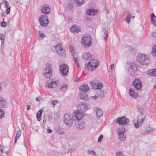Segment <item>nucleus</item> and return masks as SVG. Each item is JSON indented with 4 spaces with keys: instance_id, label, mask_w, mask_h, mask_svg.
<instances>
[{
    "instance_id": "58836bf2",
    "label": "nucleus",
    "mask_w": 156,
    "mask_h": 156,
    "mask_svg": "<svg viewBox=\"0 0 156 156\" xmlns=\"http://www.w3.org/2000/svg\"><path fill=\"white\" fill-rule=\"evenodd\" d=\"M131 17V14L130 13H129L126 17L125 19V20L126 22L129 23L130 22V18Z\"/></svg>"
},
{
    "instance_id": "9b49d317",
    "label": "nucleus",
    "mask_w": 156,
    "mask_h": 156,
    "mask_svg": "<svg viewBox=\"0 0 156 156\" xmlns=\"http://www.w3.org/2000/svg\"><path fill=\"white\" fill-rule=\"evenodd\" d=\"M80 93H86L89 90V87L86 84L80 86L79 87Z\"/></svg>"
},
{
    "instance_id": "0eeeda50",
    "label": "nucleus",
    "mask_w": 156,
    "mask_h": 156,
    "mask_svg": "<svg viewBox=\"0 0 156 156\" xmlns=\"http://www.w3.org/2000/svg\"><path fill=\"white\" fill-rule=\"evenodd\" d=\"M132 84L135 90H140L142 87V82L139 79H135L133 82Z\"/></svg>"
},
{
    "instance_id": "393cba45",
    "label": "nucleus",
    "mask_w": 156,
    "mask_h": 156,
    "mask_svg": "<svg viewBox=\"0 0 156 156\" xmlns=\"http://www.w3.org/2000/svg\"><path fill=\"white\" fill-rule=\"evenodd\" d=\"M47 86L49 88H55L57 87V83L55 81H52L50 82Z\"/></svg>"
},
{
    "instance_id": "49530a36",
    "label": "nucleus",
    "mask_w": 156,
    "mask_h": 156,
    "mask_svg": "<svg viewBox=\"0 0 156 156\" xmlns=\"http://www.w3.org/2000/svg\"><path fill=\"white\" fill-rule=\"evenodd\" d=\"M156 77H153L152 78V79L151 80V83L153 84L154 85L155 84V82L156 80Z\"/></svg>"
},
{
    "instance_id": "6e6d98bb",
    "label": "nucleus",
    "mask_w": 156,
    "mask_h": 156,
    "mask_svg": "<svg viewBox=\"0 0 156 156\" xmlns=\"http://www.w3.org/2000/svg\"><path fill=\"white\" fill-rule=\"evenodd\" d=\"M4 147L3 145L0 144V152L2 153L3 151Z\"/></svg>"
},
{
    "instance_id": "473e14b6",
    "label": "nucleus",
    "mask_w": 156,
    "mask_h": 156,
    "mask_svg": "<svg viewBox=\"0 0 156 156\" xmlns=\"http://www.w3.org/2000/svg\"><path fill=\"white\" fill-rule=\"evenodd\" d=\"M6 103V101L4 100L2 98L0 97V108L5 107Z\"/></svg>"
},
{
    "instance_id": "bf43d9fd",
    "label": "nucleus",
    "mask_w": 156,
    "mask_h": 156,
    "mask_svg": "<svg viewBox=\"0 0 156 156\" xmlns=\"http://www.w3.org/2000/svg\"><path fill=\"white\" fill-rule=\"evenodd\" d=\"M73 56V58H76V59H77L78 55L77 54L75 53V52L73 53V54H72Z\"/></svg>"
},
{
    "instance_id": "de8ad7c7",
    "label": "nucleus",
    "mask_w": 156,
    "mask_h": 156,
    "mask_svg": "<svg viewBox=\"0 0 156 156\" xmlns=\"http://www.w3.org/2000/svg\"><path fill=\"white\" fill-rule=\"evenodd\" d=\"M88 153L90 154H93L94 155H95L96 153L94 151H90L88 150L87 151Z\"/></svg>"
},
{
    "instance_id": "ea45409f",
    "label": "nucleus",
    "mask_w": 156,
    "mask_h": 156,
    "mask_svg": "<svg viewBox=\"0 0 156 156\" xmlns=\"http://www.w3.org/2000/svg\"><path fill=\"white\" fill-rule=\"evenodd\" d=\"M103 30L104 31V36H105L104 39L105 40H107L108 39V31L105 28H103Z\"/></svg>"
},
{
    "instance_id": "2f4dec72",
    "label": "nucleus",
    "mask_w": 156,
    "mask_h": 156,
    "mask_svg": "<svg viewBox=\"0 0 156 156\" xmlns=\"http://www.w3.org/2000/svg\"><path fill=\"white\" fill-rule=\"evenodd\" d=\"M80 93V94L79 95V97L81 99L85 101L87 100L88 99V96L87 94H86V93H84V94H82V93Z\"/></svg>"
},
{
    "instance_id": "680f3d73",
    "label": "nucleus",
    "mask_w": 156,
    "mask_h": 156,
    "mask_svg": "<svg viewBox=\"0 0 156 156\" xmlns=\"http://www.w3.org/2000/svg\"><path fill=\"white\" fill-rule=\"evenodd\" d=\"M4 41H2V45H1V48L2 49H3L4 48Z\"/></svg>"
},
{
    "instance_id": "5fc2aeb1",
    "label": "nucleus",
    "mask_w": 156,
    "mask_h": 156,
    "mask_svg": "<svg viewBox=\"0 0 156 156\" xmlns=\"http://www.w3.org/2000/svg\"><path fill=\"white\" fill-rule=\"evenodd\" d=\"M6 13L7 14H9L10 13V7H9V8H6Z\"/></svg>"
},
{
    "instance_id": "864d4df0",
    "label": "nucleus",
    "mask_w": 156,
    "mask_h": 156,
    "mask_svg": "<svg viewBox=\"0 0 156 156\" xmlns=\"http://www.w3.org/2000/svg\"><path fill=\"white\" fill-rule=\"evenodd\" d=\"M39 35H40V37L44 38L45 36V35L43 33H41L40 31L39 32Z\"/></svg>"
},
{
    "instance_id": "79ce46f5",
    "label": "nucleus",
    "mask_w": 156,
    "mask_h": 156,
    "mask_svg": "<svg viewBox=\"0 0 156 156\" xmlns=\"http://www.w3.org/2000/svg\"><path fill=\"white\" fill-rule=\"evenodd\" d=\"M137 111L138 112H140L141 114V116H143L144 112V110L142 108H140L138 109Z\"/></svg>"
},
{
    "instance_id": "338daca9",
    "label": "nucleus",
    "mask_w": 156,
    "mask_h": 156,
    "mask_svg": "<svg viewBox=\"0 0 156 156\" xmlns=\"http://www.w3.org/2000/svg\"><path fill=\"white\" fill-rule=\"evenodd\" d=\"M47 131L49 133H51L52 132V130L50 129H47Z\"/></svg>"
},
{
    "instance_id": "6e6552de",
    "label": "nucleus",
    "mask_w": 156,
    "mask_h": 156,
    "mask_svg": "<svg viewBox=\"0 0 156 156\" xmlns=\"http://www.w3.org/2000/svg\"><path fill=\"white\" fill-rule=\"evenodd\" d=\"M92 88L95 89H101L103 87V84L101 82L92 81L90 82Z\"/></svg>"
},
{
    "instance_id": "4468645a",
    "label": "nucleus",
    "mask_w": 156,
    "mask_h": 156,
    "mask_svg": "<svg viewBox=\"0 0 156 156\" xmlns=\"http://www.w3.org/2000/svg\"><path fill=\"white\" fill-rule=\"evenodd\" d=\"M51 9L47 5H44L41 7V12L44 14H47L50 13Z\"/></svg>"
},
{
    "instance_id": "09e8293b",
    "label": "nucleus",
    "mask_w": 156,
    "mask_h": 156,
    "mask_svg": "<svg viewBox=\"0 0 156 156\" xmlns=\"http://www.w3.org/2000/svg\"><path fill=\"white\" fill-rule=\"evenodd\" d=\"M21 134V131L20 130L18 131L17 132L16 134L15 137H16L19 138V137L20 136Z\"/></svg>"
},
{
    "instance_id": "603ef678",
    "label": "nucleus",
    "mask_w": 156,
    "mask_h": 156,
    "mask_svg": "<svg viewBox=\"0 0 156 156\" xmlns=\"http://www.w3.org/2000/svg\"><path fill=\"white\" fill-rule=\"evenodd\" d=\"M5 2V8H7L9 7V4L8 2L6 1H4Z\"/></svg>"
},
{
    "instance_id": "cd10ccee",
    "label": "nucleus",
    "mask_w": 156,
    "mask_h": 156,
    "mask_svg": "<svg viewBox=\"0 0 156 156\" xmlns=\"http://www.w3.org/2000/svg\"><path fill=\"white\" fill-rule=\"evenodd\" d=\"M129 93L130 96L133 98H136L137 95V93L135 92L132 88H130L129 89Z\"/></svg>"
},
{
    "instance_id": "052dcab7",
    "label": "nucleus",
    "mask_w": 156,
    "mask_h": 156,
    "mask_svg": "<svg viewBox=\"0 0 156 156\" xmlns=\"http://www.w3.org/2000/svg\"><path fill=\"white\" fill-rule=\"evenodd\" d=\"M152 36L153 38L156 37V33L155 32H153L152 33Z\"/></svg>"
},
{
    "instance_id": "7ed1b4c3",
    "label": "nucleus",
    "mask_w": 156,
    "mask_h": 156,
    "mask_svg": "<svg viewBox=\"0 0 156 156\" xmlns=\"http://www.w3.org/2000/svg\"><path fill=\"white\" fill-rule=\"evenodd\" d=\"M138 61L143 65H147L150 62V60L145 54H139L137 57Z\"/></svg>"
},
{
    "instance_id": "f3484780",
    "label": "nucleus",
    "mask_w": 156,
    "mask_h": 156,
    "mask_svg": "<svg viewBox=\"0 0 156 156\" xmlns=\"http://www.w3.org/2000/svg\"><path fill=\"white\" fill-rule=\"evenodd\" d=\"M93 66L91 64L89 63V62L85 64V68L86 70L89 72L92 71L96 69H95V67L96 66H95L94 67L93 66Z\"/></svg>"
},
{
    "instance_id": "1a4fd4ad",
    "label": "nucleus",
    "mask_w": 156,
    "mask_h": 156,
    "mask_svg": "<svg viewBox=\"0 0 156 156\" xmlns=\"http://www.w3.org/2000/svg\"><path fill=\"white\" fill-rule=\"evenodd\" d=\"M129 122V120L125 116H122L117 118L116 120V122L119 125H124L127 124Z\"/></svg>"
},
{
    "instance_id": "a211bd4d",
    "label": "nucleus",
    "mask_w": 156,
    "mask_h": 156,
    "mask_svg": "<svg viewBox=\"0 0 156 156\" xmlns=\"http://www.w3.org/2000/svg\"><path fill=\"white\" fill-rule=\"evenodd\" d=\"M80 106V109L83 112H85L89 108L88 103H84L83 102H81L79 104Z\"/></svg>"
},
{
    "instance_id": "e433bc0d",
    "label": "nucleus",
    "mask_w": 156,
    "mask_h": 156,
    "mask_svg": "<svg viewBox=\"0 0 156 156\" xmlns=\"http://www.w3.org/2000/svg\"><path fill=\"white\" fill-rule=\"evenodd\" d=\"M118 137L119 140L121 141H123L126 138V136L124 134H118Z\"/></svg>"
},
{
    "instance_id": "b1692460",
    "label": "nucleus",
    "mask_w": 156,
    "mask_h": 156,
    "mask_svg": "<svg viewBox=\"0 0 156 156\" xmlns=\"http://www.w3.org/2000/svg\"><path fill=\"white\" fill-rule=\"evenodd\" d=\"M105 94V92L104 90H99L96 92V95L98 96V98L100 99L104 97Z\"/></svg>"
},
{
    "instance_id": "6ab92c4d",
    "label": "nucleus",
    "mask_w": 156,
    "mask_h": 156,
    "mask_svg": "<svg viewBox=\"0 0 156 156\" xmlns=\"http://www.w3.org/2000/svg\"><path fill=\"white\" fill-rule=\"evenodd\" d=\"M75 126L78 129H82L84 128V123L80 121H75Z\"/></svg>"
},
{
    "instance_id": "a878e982",
    "label": "nucleus",
    "mask_w": 156,
    "mask_h": 156,
    "mask_svg": "<svg viewBox=\"0 0 156 156\" xmlns=\"http://www.w3.org/2000/svg\"><path fill=\"white\" fill-rule=\"evenodd\" d=\"M43 111L42 109H40L37 112L36 118L38 121H40L41 119V116Z\"/></svg>"
},
{
    "instance_id": "e2e57ef3",
    "label": "nucleus",
    "mask_w": 156,
    "mask_h": 156,
    "mask_svg": "<svg viewBox=\"0 0 156 156\" xmlns=\"http://www.w3.org/2000/svg\"><path fill=\"white\" fill-rule=\"evenodd\" d=\"M57 102V101H52L51 104L54 105H55Z\"/></svg>"
},
{
    "instance_id": "f03ea898",
    "label": "nucleus",
    "mask_w": 156,
    "mask_h": 156,
    "mask_svg": "<svg viewBox=\"0 0 156 156\" xmlns=\"http://www.w3.org/2000/svg\"><path fill=\"white\" fill-rule=\"evenodd\" d=\"M51 66L52 65L50 63H47L46 64L43 74L44 77L49 78L51 76L53 72Z\"/></svg>"
},
{
    "instance_id": "3c124183",
    "label": "nucleus",
    "mask_w": 156,
    "mask_h": 156,
    "mask_svg": "<svg viewBox=\"0 0 156 156\" xmlns=\"http://www.w3.org/2000/svg\"><path fill=\"white\" fill-rule=\"evenodd\" d=\"M116 154V156H122L123 153L121 151H119L117 152Z\"/></svg>"
},
{
    "instance_id": "0e129e2a",
    "label": "nucleus",
    "mask_w": 156,
    "mask_h": 156,
    "mask_svg": "<svg viewBox=\"0 0 156 156\" xmlns=\"http://www.w3.org/2000/svg\"><path fill=\"white\" fill-rule=\"evenodd\" d=\"M31 106L30 105H27V111L29 110L30 109Z\"/></svg>"
},
{
    "instance_id": "8fccbe9b",
    "label": "nucleus",
    "mask_w": 156,
    "mask_h": 156,
    "mask_svg": "<svg viewBox=\"0 0 156 156\" xmlns=\"http://www.w3.org/2000/svg\"><path fill=\"white\" fill-rule=\"evenodd\" d=\"M103 135H101L98 138V142L99 143L101 142V141L102 140L103 138Z\"/></svg>"
},
{
    "instance_id": "bb28decb",
    "label": "nucleus",
    "mask_w": 156,
    "mask_h": 156,
    "mask_svg": "<svg viewBox=\"0 0 156 156\" xmlns=\"http://www.w3.org/2000/svg\"><path fill=\"white\" fill-rule=\"evenodd\" d=\"M151 23L154 26H156V21L155 20L156 19V17L153 13H151L150 15Z\"/></svg>"
},
{
    "instance_id": "39448f33",
    "label": "nucleus",
    "mask_w": 156,
    "mask_h": 156,
    "mask_svg": "<svg viewBox=\"0 0 156 156\" xmlns=\"http://www.w3.org/2000/svg\"><path fill=\"white\" fill-rule=\"evenodd\" d=\"M59 69L60 73L62 76H66L69 73V67L66 64L60 65Z\"/></svg>"
},
{
    "instance_id": "ddd939ff",
    "label": "nucleus",
    "mask_w": 156,
    "mask_h": 156,
    "mask_svg": "<svg viewBox=\"0 0 156 156\" xmlns=\"http://www.w3.org/2000/svg\"><path fill=\"white\" fill-rule=\"evenodd\" d=\"M140 115H139L138 116V118L137 120V123H134V126L136 128H139V126L142 125L145 120V116H144V117L141 119V121L140 120V119H139V118L140 117Z\"/></svg>"
},
{
    "instance_id": "774afa93",
    "label": "nucleus",
    "mask_w": 156,
    "mask_h": 156,
    "mask_svg": "<svg viewBox=\"0 0 156 156\" xmlns=\"http://www.w3.org/2000/svg\"><path fill=\"white\" fill-rule=\"evenodd\" d=\"M114 64H112L111 66V69L112 70L114 66Z\"/></svg>"
},
{
    "instance_id": "dca6fc26",
    "label": "nucleus",
    "mask_w": 156,
    "mask_h": 156,
    "mask_svg": "<svg viewBox=\"0 0 156 156\" xmlns=\"http://www.w3.org/2000/svg\"><path fill=\"white\" fill-rule=\"evenodd\" d=\"M129 66V70L131 72H135L137 70V66L136 64L133 62H131L128 64Z\"/></svg>"
},
{
    "instance_id": "a18cd8bd",
    "label": "nucleus",
    "mask_w": 156,
    "mask_h": 156,
    "mask_svg": "<svg viewBox=\"0 0 156 156\" xmlns=\"http://www.w3.org/2000/svg\"><path fill=\"white\" fill-rule=\"evenodd\" d=\"M73 60L74 61V62H75L76 64L78 67L79 68L80 67V66H79L80 64H79V63L78 61L77 60V59H76V58H73Z\"/></svg>"
},
{
    "instance_id": "7c9ffc66",
    "label": "nucleus",
    "mask_w": 156,
    "mask_h": 156,
    "mask_svg": "<svg viewBox=\"0 0 156 156\" xmlns=\"http://www.w3.org/2000/svg\"><path fill=\"white\" fill-rule=\"evenodd\" d=\"M74 4L77 6L82 5L84 3V0H73Z\"/></svg>"
},
{
    "instance_id": "412c9836",
    "label": "nucleus",
    "mask_w": 156,
    "mask_h": 156,
    "mask_svg": "<svg viewBox=\"0 0 156 156\" xmlns=\"http://www.w3.org/2000/svg\"><path fill=\"white\" fill-rule=\"evenodd\" d=\"M89 63L91 64L93 66H96L95 67V69H96L98 66L99 64V62L97 59H91L89 61Z\"/></svg>"
},
{
    "instance_id": "a19ab883",
    "label": "nucleus",
    "mask_w": 156,
    "mask_h": 156,
    "mask_svg": "<svg viewBox=\"0 0 156 156\" xmlns=\"http://www.w3.org/2000/svg\"><path fill=\"white\" fill-rule=\"evenodd\" d=\"M5 112L3 110L0 108V119L5 117Z\"/></svg>"
},
{
    "instance_id": "f257e3e1",
    "label": "nucleus",
    "mask_w": 156,
    "mask_h": 156,
    "mask_svg": "<svg viewBox=\"0 0 156 156\" xmlns=\"http://www.w3.org/2000/svg\"><path fill=\"white\" fill-rule=\"evenodd\" d=\"M92 39L90 36L88 34L84 35L81 40V43L83 46L86 48L91 46Z\"/></svg>"
},
{
    "instance_id": "aec40b11",
    "label": "nucleus",
    "mask_w": 156,
    "mask_h": 156,
    "mask_svg": "<svg viewBox=\"0 0 156 156\" xmlns=\"http://www.w3.org/2000/svg\"><path fill=\"white\" fill-rule=\"evenodd\" d=\"M146 73L149 76L156 77V68L148 70Z\"/></svg>"
},
{
    "instance_id": "c03bdc74",
    "label": "nucleus",
    "mask_w": 156,
    "mask_h": 156,
    "mask_svg": "<svg viewBox=\"0 0 156 156\" xmlns=\"http://www.w3.org/2000/svg\"><path fill=\"white\" fill-rule=\"evenodd\" d=\"M5 37V35L4 34H0V39L1 41H4Z\"/></svg>"
},
{
    "instance_id": "c9c22d12",
    "label": "nucleus",
    "mask_w": 156,
    "mask_h": 156,
    "mask_svg": "<svg viewBox=\"0 0 156 156\" xmlns=\"http://www.w3.org/2000/svg\"><path fill=\"white\" fill-rule=\"evenodd\" d=\"M126 132V129L124 127H121L118 129L117 132L118 134H124Z\"/></svg>"
},
{
    "instance_id": "13d9d810",
    "label": "nucleus",
    "mask_w": 156,
    "mask_h": 156,
    "mask_svg": "<svg viewBox=\"0 0 156 156\" xmlns=\"http://www.w3.org/2000/svg\"><path fill=\"white\" fill-rule=\"evenodd\" d=\"M70 49H71L70 51L72 54H73V53H74L75 52L73 48V47L72 46H70Z\"/></svg>"
},
{
    "instance_id": "2eb2a0df",
    "label": "nucleus",
    "mask_w": 156,
    "mask_h": 156,
    "mask_svg": "<svg viewBox=\"0 0 156 156\" xmlns=\"http://www.w3.org/2000/svg\"><path fill=\"white\" fill-rule=\"evenodd\" d=\"M73 115L74 118L76 119L75 121H80L83 117L82 114L80 112V111L74 113Z\"/></svg>"
},
{
    "instance_id": "4d7b16f0",
    "label": "nucleus",
    "mask_w": 156,
    "mask_h": 156,
    "mask_svg": "<svg viewBox=\"0 0 156 156\" xmlns=\"http://www.w3.org/2000/svg\"><path fill=\"white\" fill-rule=\"evenodd\" d=\"M73 5L72 3H69L68 5V7L70 9H71L73 8Z\"/></svg>"
},
{
    "instance_id": "f704fd0d",
    "label": "nucleus",
    "mask_w": 156,
    "mask_h": 156,
    "mask_svg": "<svg viewBox=\"0 0 156 156\" xmlns=\"http://www.w3.org/2000/svg\"><path fill=\"white\" fill-rule=\"evenodd\" d=\"M57 133L59 135L63 134L65 133L64 129L62 128H61L59 126L56 130Z\"/></svg>"
},
{
    "instance_id": "9d476101",
    "label": "nucleus",
    "mask_w": 156,
    "mask_h": 156,
    "mask_svg": "<svg viewBox=\"0 0 156 156\" xmlns=\"http://www.w3.org/2000/svg\"><path fill=\"white\" fill-rule=\"evenodd\" d=\"M56 51L58 54L61 56H64L66 55L65 50L63 49L62 45L59 44L55 47Z\"/></svg>"
},
{
    "instance_id": "69168bd1",
    "label": "nucleus",
    "mask_w": 156,
    "mask_h": 156,
    "mask_svg": "<svg viewBox=\"0 0 156 156\" xmlns=\"http://www.w3.org/2000/svg\"><path fill=\"white\" fill-rule=\"evenodd\" d=\"M93 98H94V100L97 99L98 98V96L96 95V94L95 96H94L93 97Z\"/></svg>"
},
{
    "instance_id": "37998d69",
    "label": "nucleus",
    "mask_w": 156,
    "mask_h": 156,
    "mask_svg": "<svg viewBox=\"0 0 156 156\" xmlns=\"http://www.w3.org/2000/svg\"><path fill=\"white\" fill-rule=\"evenodd\" d=\"M1 26L2 27H6L7 25V23L3 21L0 23Z\"/></svg>"
},
{
    "instance_id": "423d86ee",
    "label": "nucleus",
    "mask_w": 156,
    "mask_h": 156,
    "mask_svg": "<svg viewBox=\"0 0 156 156\" xmlns=\"http://www.w3.org/2000/svg\"><path fill=\"white\" fill-rule=\"evenodd\" d=\"M74 119L73 115L71 116L68 114H66L64 116V120L65 123L68 126H72Z\"/></svg>"
},
{
    "instance_id": "5701e85b",
    "label": "nucleus",
    "mask_w": 156,
    "mask_h": 156,
    "mask_svg": "<svg viewBox=\"0 0 156 156\" xmlns=\"http://www.w3.org/2000/svg\"><path fill=\"white\" fill-rule=\"evenodd\" d=\"M98 10L94 9H90L87 11V13L88 15H94L98 12Z\"/></svg>"
},
{
    "instance_id": "f8f14e48",
    "label": "nucleus",
    "mask_w": 156,
    "mask_h": 156,
    "mask_svg": "<svg viewBox=\"0 0 156 156\" xmlns=\"http://www.w3.org/2000/svg\"><path fill=\"white\" fill-rule=\"evenodd\" d=\"M70 31L75 34H76L81 31L80 27L76 25H73L70 28Z\"/></svg>"
},
{
    "instance_id": "4c0bfd02",
    "label": "nucleus",
    "mask_w": 156,
    "mask_h": 156,
    "mask_svg": "<svg viewBox=\"0 0 156 156\" xmlns=\"http://www.w3.org/2000/svg\"><path fill=\"white\" fill-rule=\"evenodd\" d=\"M151 54L154 56L156 55V45H154L152 47Z\"/></svg>"
},
{
    "instance_id": "c756f323",
    "label": "nucleus",
    "mask_w": 156,
    "mask_h": 156,
    "mask_svg": "<svg viewBox=\"0 0 156 156\" xmlns=\"http://www.w3.org/2000/svg\"><path fill=\"white\" fill-rule=\"evenodd\" d=\"M92 55L89 52H87L83 54V59L84 60H89L91 57Z\"/></svg>"
},
{
    "instance_id": "c85d7f7f",
    "label": "nucleus",
    "mask_w": 156,
    "mask_h": 156,
    "mask_svg": "<svg viewBox=\"0 0 156 156\" xmlns=\"http://www.w3.org/2000/svg\"><path fill=\"white\" fill-rule=\"evenodd\" d=\"M96 110H97L96 114L97 115V118L98 119H99L100 117L103 115V112L101 109H99L98 108H96Z\"/></svg>"
},
{
    "instance_id": "20e7f679",
    "label": "nucleus",
    "mask_w": 156,
    "mask_h": 156,
    "mask_svg": "<svg viewBox=\"0 0 156 156\" xmlns=\"http://www.w3.org/2000/svg\"><path fill=\"white\" fill-rule=\"evenodd\" d=\"M38 20L40 25L42 27H47L49 23L48 17L46 15L41 16L39 17Z\"/></svg>"
},
{
    "instance_id": "4be33fe9",
    "label": "nucleus",
    "mask_w": 156,
    "mask_h": 156,
    "mask_svg": "<svg viewBox=\"0 0 156 156\" xmlns=\"http://www.w3.org/2000/svg\"><path fill=\"white\" fill-rule=\"evenodd\" d=\"M154 129L151 127H147V129H145L144 131H143L142 129H140V132L141 134H147L153 131Z\"/></svg>"
},
{
    "instance_id": "72a5a7b5",
    "label": "nucleus",
    "mask_w": 156,
    "mask_h": 156,
    "mask_svg": "<svg viewBox=\"0 0 156 156\" xmlns=\"http://www.w3.org/2000/svg\"><path fill=\"white\" fill-rule=\"evenodd\" d=\"M68 85L66 83H64L61 86L60 90L62 91H66L67 89Z\"/></svg>"
}]
</instances>
